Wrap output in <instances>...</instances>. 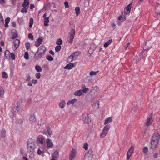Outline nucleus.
Returning a JSON list of instances; mask_svg holds the SVG:
<instances>
[{"instance_id": "b1692460", "label": "nucleus", "mask_w": 160, "mask_h": 160, "mask_svg": "<svg viewBox=\"0 0 160 160\" xmlns=\"http://www.w3.org/2000/svg\"><path fill=\"white\" fill-rule=\"evenodd\" d=\"M112 118L111 117H108L107 118L105 119L104 122V124L105 125H106L107 124L110 123L111 122H112Z\"/></svg>"}, {"instance_id": "393cba45", "label": "nucleus", "mask_w": 160, "mask_h": 160, "mask_svg": "<svg viewBox=\"0 0 160 160\" xmlns=\"http://www.w3.org/2000/svg\"><path fill=\"white\" fill-rule=\"evenodd\" d=\"M11 33L12 37L11 38L12 39H13L18 37L17 32L16 31H15L14 32H12Z\"/></svg>"}, {"instance_id": "6ab92c4d", "label": "nucleus", "mask_w": 160, "mask_h": 160, "mask_svg": "<svg viewBox=\"0 0 160 160\" xmlns=\"http://www.w3.org/2000/svg\"><path fill=\"white\" fill-rule=\"evenodd\" d=\"M74 94L75 96H80L83 95L84 94V93L83 92H82V90H79L76 91L75 92Z\"/></svg>"}, {"instance_id": "f3484780", "label": "nucleus", "mask_w": 160, "mask_h": 160, "mask_svg": "<svg viewBox=\"0 0 160 160\" xmlns=\"http://www.w3.org/2000/svg\"><path fill=\"white\" fill-rule=\"evenodd\" d=\"M132 3H131L128 5L127 7H126L124 10V12L126 13H129L130 12V10L131 8V5Z\"/></svg>"}, {"instance_id": "c85d7f7f", "label": "nucleus", "mask_w": 160, "mask_h": 160, "mask_svg": "<svg viewBox=\"0 0 160 160\" xmlns=\"http://www.w3.org/2000/svg\"><path fill=\"white\" fill-rule=\"evenodd\" d=\"M66 104V103L64 101L62 100L61 102H60L59 105V106L61 108H63Z\"/></svg>"}, {"instance_id": "052dcab7", "label": "nucleus", "mask_w": 160, "mask_h": 160, "mask_svg": "<svg viewBox=\"0 0 160 160\" xmlns=\"http://www.w3.org/2000/svg\"><path fill=\"white\" fill-rule=\"evenodd\" d=\"M3 22V19L2 16L0 13V22Z\"/></svg>"}, {"instance_id": "c756f323", "label": "nucleus", "mask_w": 160, "mask_h": 160, "mask_svg": "<svg viewBox=\"0 0 160 160\" xmlns=\"http://www.w3.org/2000/svg\"><path fill=\"white\" fill-rule=\"evenodd\" d=\"M1 136L4 138L6 137V131L4 129H2L1 132Z\"/></svg>"}, {"instance_id": "680f3d73", "label": "nucleus", "mask_w": 160, "mask_h": 160, "mask_svg": "<svg viewBox=\"0 0 160 160\" xmlns=\"http://www.w3.org/2000/svg\"><path fill=\"white\" fill-rule=\"evenodd\" d=\"M42 153V152L40 150V149H38L37 151V153L39 155L41 154Z\"/></svg>"}, {"instance_id": "4468645a", "label": "nucleus", "mask_w": 160, "mask_h": 160, "mask_svg": "<svg viewBox=\"0 0 160 160\" xmlns=\"http://www.w3.org/2000/svg\"><path fill=\"white\" fill-rule=\"evenodd\" d=\"M46 143L47 146L49 148H52L53 147V142L50 139L48 138L46 140Z\"/></svg>"}, {"instance_id": "7c9ffc66", "label": "nucleus", "mask_w": 160, "mask_h": 160, "mask_svg": "<svg viewBox=\"0 0 160 160\" xmlns=\"http://www.w3.org/2000/svg\"><path fill=\"white\" fill-rule=\"evenodd\" d=\"M145 47L146 49H149L151 47L150 42L149 41L146 42L145 44Z\"/></svg>"}, {"instance_id": "ea45409f", "label": "nucleus", "mask_w": 160, "mask_h": 160, "mask_svg": "<svg viewBox=\"0 0 160 160\" xmlns=\"http://www.w3.org/2000/svg\"><path fill=\"white\" fill-rule=\"evenodd\" d=\"M2 76L3 78H7L8 77V74L5 72H2Z\"/></svg>"}, {"instance_id": "a211bd4d", "label": "nucleus", "mask_w": 160, "mask_h": 160, "mask_svg": "<svg viewBox=\"0 0 160 160\" xmlns=\"http://www.w3.org/2000/svg\"><path fill=\"white\" fill-rule=\"evenodd\" d=\"M92 108L94 109H97L99 108V102L97 100L94 102L92 105Z\"/></svg>"}, {"instance_id": "69168bd1", "label": "nucleus", "mask_w": 160, "mask_h": 160, "mask_svg": "<svg viewBox=\"0 0 160 160\" xmlns=\"http://www.w3.org/2000/svg\"><path fill=\"white\" fill-rule=\"evenodd\" d=\"M32 83H33L34 84H36L37 82V80H32Z\"/></svg>"}, {"instance_id": "412c9836", "label": "nucleus", "mask_w": 160, "mask_h": 160, "mask_svg": "<svg viewBox=\"0 0 160 160\" xmlns=\"http://www.w3.org/2000/svg\"><path fill=\"white\" fill-rule=\"evenodd\" d=\"M81 90H82V92H83V93H87L89 90V89L88 88H86V87L85 85L82 84L81 85Z\"/></svg>"}, {"instance_id": "5fc2aeb1", "label": "nucleus", "mask_w": 160, "mask_h": 160, "mask_svg": "<svg viewBox=\"0 0 160 160\" xmlns=\"http://www.w3.org/2000/svg\"><path fill=\"white\" fill-rule=\"evenodd\" d=\"M10 19L9 18H7L5 19V22L6 23H8L10 22Z\"/></svg>"}, {"instance_id": "6e6d98bb", "label": "nucleus", "mask_w": 160, "mask_h": 160, "mask_svg": "<svg viewBox=\"0 0 160 160\" xmlns=\"http://www.w3.org/2000/svg\"><path fill=\"white\" fill-rule=\"evenodd\" d=\"M11 57L12 58L13 60L15 59V56L14 54L13 53H11Z\"/></svg>"}, {"instance_id": "4d7b16f0", "label": "nucleus", "mask_w": 160, "mask_h": 160, "mask_svg": "<svg viewBox=\"0 0 160 160\" xmlns=\"http://www.w3.org/2000/svg\"><path fill=\"white\" fill-rule=\"evenodd\" d=\"M64 4L65 7L66 8H68L69 7L68 4V2L67 1H65L64 2Z\"/></svg>"}, {"instance_id": "a18cd8bd", "label": "nucleus", "mask_w": 160, "mask_h": 160, "mask_svg": "<svg viewBox=\"0 0 160 160\" xmlns=\"http://www.w3.org/2000/svg\"><path fill=\"white\" fill-rule=\"evenodd\" d=\"M18 22L19 24H21L23 22V19L22 18H18Z\"/></svg>"}, {"instance_id": "4be33fe9", "label": "nucleus", "mask_w": 160, "mask_h": 160, "mask_svg": "<svg viewBox=\"0 0 160 160\" xmlns=\"http://www.w3.org/2000/svg\"><path fill=\"white\" fill-rule=\"evenodd\" d=\"M43 39L42 38H39L35 43V45L37 47H38L42 42Z\"/></svg>"}, {"instance_id": "ddd939ff", "label": "nucleus", "mask_w": 160, "mask_h": 160, "mask_svg": "<svg viewBox=\"0 0 160 160\" xmlns=\"http://www.w3.org/2000/svg\"><path fill=\"white\" fill-rule=\"evenodd\" d=\"M36 121L35 116L33 114L30 115L29 117V122L32 124H34Z\"/></svg>"}, {"instance_id": "3c124183", "label": "nucleus", "mask_w": 160, "mask_h": 160, "mask_svg": "<svg viewBox=\"0 0 160 160\" xmlns=\"http://www.w3.org/2000/svg\"><path fill=\"white\" fill-rule=\"evenodd\" d=\"M83 148L85 149V150H87L88 148V144L86 143H84L83 146Z\"/></svg>"}, {"instance_id": "6e6552de", "label": "nucleus", "mask_w": 160, "mask_h": 160, "mask_svg": "<svg viewBox=\"0 0 160 160\" xmlns=\"http://www.w3.org/2000/svg\"><path fill=\"white\" fill-rule=\"evenodd\" d=\"M133 149L134 148L131 146L128 150L127 152L126 160H128L129 159L130 157L133 152Z\"/></svg>"}, {"instance_id": "c9c22d12", "label": "nucleus", "mask_w": 160, "mask_h": 160, "mask_svg": "<svg viewBox=\"0 0 160 160\" xmlns=\"http://www.w3.org/2000/svg\"><path fill=\"white\" fill-rule=\"evenodd\" d=\"M112 42V40H109L107 42H106L104 45L105 48L107 47Z\"/></svg>"}, {"instance_id": "c03bdc74", "label": "nucleus", "mask_w": 160, "mask_h": 160, "mask_svg": "<svg viewBox=\"0 0 160 160\" xmlns=\"http://www.w3.org/2000/svg\"><path fill=\"white\" fill-rule=\"evenodd\" d=\"M61 46L60 45H58L55 48V51L56 52H59L61 49Z\"/></svg>"}, {"instance_id": "5701e85b", "label": "nucleus", "mask_w": 160, "mask_h": 160, "mask_svg": "<svg viewBox=\"0 0 160 160\" xmlns=\"http://www.w3.org/2000/svg\"><path fill=\"white\" fill-rule=\"evenodd\" d=\"M77 101V99H73L68 101L67 102V104L68 105H69L71 104L73 105Z\"/></svg>"}, {"instance_id": "9d476101", "label": "nucleus", "mask_w": 160, "mask_h": 160, "mask_svg": "<svg viewBox=\"0 0 160 160\" xmlns=\"http://www.w3.org/2000/svg\"><path fill=\"white\" fill-rule=\"evenodd\" d=\"M44 55L41 52L37 51L34 56V58L35 60H38L40 59Z\"/></svg>"}, {"instance_id": "338daca9", "label": "nucleus", "mask_w": 160, "mask_h": 160, "mask_svg": "<svg viewBox=\"0 0 160 160\" xmlns=\"http://www.w3.org/2000/svg\"><path fill=\"white\" fill-rule=\"evenodd\" d=\"M12 25L13 27H15L16 26V23L15 22H12Z\"/></svg>"}, {"instance_id": "473e14b6", "label": "nucleus", "mask_w": 160, "mask_h": 160, "mask_svg": "<svg viewBox=\"0 0 160 160\" xmlns=\"http://www.w3.org/2000/svg\"><path fill=\"white\" fill-rule=\"evenodd\" d=\"M36 70L38 72H41L42 71L41 67L38 65H36L35 67Z\"/></svg>"}, {"instance_id": "e433bc0d", "label": "nucleus", "mask_w": 160, "mask_h": 160, "mask_svg": "<svg viewBox=\"0 0 160 160\" xmlns=\"http://www.w3.org/2000/svg\"><path fill=\"white\" fill-rule=\"evenodd\" d=\"M46 58L48 60L50 61H52L53 60V58L50 55H47L46 56Z\"/></svg>"}, {"instance_id": "f704fd0d", "label": "nucleus", "mask_w": 160, "mask_h": 160, "mask_svg": "<svg viewBox=\"0 0 160 160\" xmlns=\"http://www.w3.org/2000/svg\"><path fill=\"white\" fill-rule=\"evenodd\" d=\"M44 25L45 26H48V25L49 22V17H47L44 19Z\"/></svg>"}, {"instance_id": "2eb2a0df", "label": "nucleus", "mask_w": 160, "mask_h": 160, "mask_svg": "<svg viewBox=\"0 0 160 160\" xmlns=\"http://www.w3.org/2000/svg\"><path fill=\"white\" fill-rule=\"evenodd\" d=\"M92 155L91 153H87L85 155L84 160H92Z\"/></svg>"}, {"instance_id": "4c0bfd02", "label": "nucleus", "mask_w": 160, "mask_h": 160, "mask_svg": "<svg viewBox=\"0 0 160 160\" xmlns=\"http://www.w3.org/2000/svg\"><path fill=\"white\" fill-rule=\"evenodd\" d=\"M21 10V12L23 13H26L27 12V8L25 7H23Z\"/></svg>"}, {"instance_id": "37998d69", "label": "nucleus", "mask_w": 160, "mask_h": 160, "mask_svg": "<svg viewBox=\"0 0 160 160\" xmlns=\"http://www.w3.org/2000/svg\"><path fill=\"white\" fill-rule=\"evenodd\" d=\"M148 151V148L147 147H144L143 149V152H144L145 154L147 153Z\"/></svg>"}, {"instance_id": "0e129e2a", "label": "nucleus", "mask_w": 160, "mask_h": 160, "mask_svg": "<svg viewBox=\"0 0 160 160\" xmlns=\"http://www.w3.org/2000/svg\"><path fill=\"white\" fill-rule=\"evenodd\" d=\"M130 43H128L126 45V46L125 47V49H126L128 47H130Z\"/></svg>"}, {"instance_id": "de8ad7c7", "label": "nucleus", "mask_w": 160, "mask_h": 160, "mask_svg": "<svg viewBox=\"0 0 160 160\" xmlns=\"http://www.w3.org/2000/svg\"><path fill=\"white\" fill-rule=\"evenodd\" d=\"M24 58L26 60H28L29 59L28 53L27 52H25Z\"/></svg>"}, {"instance_id": "cd10ccee", "label": "nucleus", "mask_w": 160, "mask_h": 160, "mask_svg": "<svg viewBox=\"0 0 160 160\" xmlns=\"http://www.w3.org/2000/svg\"><path fill=\"white\" fill-rule=\"evenodd\" d=\"M142 56L143 54L141 52L138 56H136L134 59H135L136 61H139L142 58Z\"/></svg>"}, {"instance_id": "39448f33", "label": "nucleus", "mask_w": 160, "mask_h": 160, "mask_svg": "<svg viewBox=\"0 0 160 160\" xmlns=\"http://www.w3.org/2000/svg\"><path fill=\"white\" fill-rule=\"evenodd\" d=\"M75 34V32L74 30L72 29L71 30L68 36V42L69 43H72Z\"/></svg>"}, {"instance_id": "bf43d9fd", "label": "nucleus", "mask_w": 160, "mask_h": 160, "mask_svg": "<svg viewBox=\"0 0 160 160\" xmlns=\"http://www.w3.org/2000/svg\"><path fill=\"white\" fill-rule=\"evenodd\" d=\"M26 48L27 49H28L29 48L30 44L28 43H27L25 44Z\"/></svg>"}, {"instance_id": "f257e3e1", "label": "nucleus", "mask_w": 160, "mask_h": 160, "mask_svg": "<svg viewBox=\"0 0 160 160\" xmlns=\"http://www.w3.org/2000/svg\"><path fill=\"white\" fill-rule=\"evenodd\" d=\"M27 152L29 154L30 158H33L34 156V152L36 148L34 141L31 138L29 139L27 142Z\"/></svg>"}, {"instance_id": "20e7f679", "label": "nucleus", "mask_w": 160, "mask_h": 160, "mask_svg": "<svg viewBox=\"0 0 160 160\" xmlns=\"http://www.w3.org/2000/svg\"><path fill=\"white\" fill-rule=\"evenodd\" d=\"M110 127L111 125L109 124L106 125L104 127V128L100 134V137L101 138H103L106 136Z\"/></svg>"}, {"instance_id": "0eeeda50", "label": "nucleus", "mask_w": 160, "mask_h": 160, "mask_svg": "<svg viewBox=\"0 0 160 160\" xmlns=\"http://www.w3.org/2000/svg\"><path fill=\"white\" fill-rule=\"evenodd\" d=\"M82 119L85 123H89L91 121L89 115L87 113H85L82 115Z\"/></svg>"}, {"instance_id": "f03ea898", "label": "nucleus", "mask_w": 160, "mask_h": 160, "mask_svg": "<svg viewBox=\"0 0 160 160\" xmlns=\"http://www.w3.org/2000/svg\"><path fill=\"white\" fill-rule=\"evenodd\" d=\"M99 89L97 86L92 87L86 98L89 101H92L97 96L99 93Z\"/></svg>"}, {"instance_id": "72a5a7b5", "label": "nucleus", "mask_w": 160, "mask_h": 160, "mask_svg": "<svg viewBox=\"0 0 160 160\" xmlns=\"http://www.w3.org/2000/svg\"><path fill=\"white\" fill-rule=\"evenodd\" d=\"M76 14L77 16H78L80 13V8L79 7H77L75 8Z\"/></svg>"}, {"instance_id": "e2e57ef3", "label": "nucleus", "mask_w": 160, "mask_h": 160, "mask_svg": "<svg viewBox=\"0 0 160 160\" xmlns=\"http://www.w3.org/2000/svg\"><path fill=\"white\" fill-rule=\"evenodd\" d=\"M35 7L34 5L33 4H31L30 5V9H32L34 8Z\"/></svg>"}, {"instance_id": "a878e982", "label": "nucleus", "mask_w": 160, "mask_h": 160, "mask_svg": "<svg viewBox=\"0 0 160 160\" xmlns=\"http://www.w3.org/2000/svg\"><path fill=\"white\" fill-rule=\"evenodd\" d=\"M29 4V0H24L23 3L22 4V6L23 7H25L28 8Z\"/></svg>"}, {"instance_id": "79ce46f5", "label": "nucleus", "mask_w": 160, "mask_h": 160, "mask_svg": "<svg viewBox=\"0 0 160 160\" xmlns=\"http://www.w3.org/2000/svg\"><path fill=\"white\" fill-rule=\"evenodd\" d=\"M37 140L41 144H42L43 143V140L42 138L41 137H40L38 138Z\"/></svg>"}, {"instance_id": "bb28decb", "label": "nucleus", "mask_w": 160, "mask_h": 160, "mask_svg": "<svg viewBox=\"0 0 160 160\" xmlns=\"http://www.w3.org/2000/svg\"><path fill=\"white\" fill-rule=\"evenodd\" d=\"M73 67H74L73 64L72 63H69L64 68L65 69H71Z\"/></svg>"}, {"instance_id": "aec40b11", "label": "nucleus", "mask_w": 160, "mask_h": 160, "mask_svg": "<svg viewBox=\"0 0 160 160\" xmlns=\"http://www.w3.org/2000/svg\"><path fill=\"white\" fill-rule=\"evenodd\" d=\"M58 156V152L57 151L54 152L52 155V160H57Z\"/></svg>"}, {"instance_id": "09e8293b", "label": "nucleus", "mask_w": 160, "mask_h": 160, "mask_svg": "<svg viewBox=\"0 0 160 160\" xmlns=\"http://www.w3.org/2000/svg\"><path fill=\"white\" fill-rule=\"evenodd\" d=\"M98 71L96 72L91 71L90 73V75H96L97 72H98Z\"/></svg>"}, {"instance_id": "423d86ee", "label": "nucleus", "mask_w": 160, "mask_h": 160, "mask_svg": "<svg viewBox=\"0 0 160 160\" xmlns=\"http://www.w3.org/2000/svg\"><path fill=\"white\" fill-rule=\"evenodd\" d=\"M80 52L78 51L74 52L68 57V60L71 59V60L69 61L71 62L74 60V59H76L78 55L80 54Z\"/></svg>"}, {"instance_id": "7ed1b4c3", "label": "nucleus", "mask_w": 160, "mask_h": 160, "mask_svg": "<svg viewBox=\"0 0 160 160\" xmlns=\"http://www.w3.org/2000/svg\"><path fill=\"white\" fill-rule=\"evenodd\" d=\"M160 138V135L158 133H154L152 136L150 142V148L154 149L157 146Z\"/></svg>"}, {"instance_id": "58836bf2", "label": "nucleus", "mask_w": 160, "mask_h": 160, "mask_svg": "<svg viewBox=\"0 0 160 160\" xmlns=\"http://www.w3.org/2000/svg\"><path fill=\"white\" fill-rule=\"evenodd\" d=\"M33 23V20L32 18H31L29 20V27L32 28Z\"/></svg>"}, {"instance_id": "2f4dec72", "label": "nucleus", "mask_w": 160, "mask_h": 160, "mask_svg": "<svg viewBox=\"0 0 160 160\" xmlns=\"http://www.w3.org/2000/svg\"><path fill=\"white\" fill-rule=\"evenodd\" d=\"M85 80L86 81L85 82L88 83H91L92 82V78L91 77L88 76L85 78Z\"/></svg>"}, {"instance_id": "9b49d317", "label": "nucleus", "mask_w": 160, "mask_h": 160, "mask_svg": "<svg viewBox=\"0 0 160 160\" xmlns=\"http://www.w3.org/2000/svg\"><path fill=\"white\" fill-rule=\"evenodd\" d=\"M20 43V41L18 39H17L14 40L13 42V46H14L13 49L14 50H16V49L18 47Z\"/></svg>"}, {"instance_id": "13d9d810", "label": "nucleus", "mask_w": 160, "mask_h": 160, "mask_svg": "<svg viewBox=\"0 0 160 160\" xmlns=\"http://www.w3.org/2000/svg\"><path fill=\"white\" fill-rule=\"evenodd\" d=\"M48 132L49 135H51L52 133L51 130L48 128Z\"/></svg>"}, {"instance_id": "1a4fd4ad", "label": "nucleus", "mask_w": 160, "mask_h": 160, "mask_svg": "<svg viewBox=\"0 0 160 160\" xmlns=\"http://www.w3.org/2000/svg\"><path fill=\"white\" fill-rule=\"evenodd\" d=\"M152 114L151 113L149 117L147 118V121L145 122L146 125L148 126L152 124L153 120L152 119Z\"/></svg>"}, {"instance_id": "864d4df0", "label": "nucleus", "mask_w": 160, "mask_h": 160, "mask_svg": "<svg viewBox=\"0 0 160 160\" xmlns=\"http://www.w3.org/2000/svg\"><path fill=\"white\" fill-rule=\"evenodd\" d=\"M10 53V52L8 50H7L5 52V58L6 59H8V57L6 56V54Z\"/></svg>"}, {"instance_id": "a19ab883", "label": "nucleus", "mask_w": 160, "mask_h": 160, "mask_svg": "<svg viewBox=\"0 0 160 160\" xmlns=\"http://www.w3.org/2000/svg\"><path fill=\"white\" fill-rule=\"evenodd\" d=\"M62 42L61 39H58L56 41V44L60 45L62 44Z\"/></svg>"}, {"instance_id": "603ef678", "label": "nucleus", "mask_w": 160, "mask_h": 160, "mask_svg": "<svg viewBox=\"0 0 160 160\" xmlns=\"http://www.w3.org/2000/svg\"><path fill=\"white\" fill-rule=\"evenodd\" d=\"M4 91L3 89H1L0 91V96L2 97H3L4 94Z\"/></svg>"}, {"instance_id": "8fccbe9b", "label": "nucleus", "mask_w": 160, "mask_h": 160, "mask_svg": "<svg viewBox=\"0 0 160 160\" xmlns=\"http://www.w3.org/2000/svg\"><path fill=\"white\" fill-rule=\"evenodd\" d=\"M35 76L38 79H39L40 78L41 74L39 72H37L35 74Z\"/></svg>"}, {"instance_id": "f8f14e48", "label": "nucleus", "mask_w": 160, "mask_h": 160, "mask_svg": "<svg viewBox=\"0 0 160 160\" xmlns=\"http://www.w3.org/2000/svg\"><path fill=\"white\" fill-rule=\"evenodd\" d=\"M76 151L75 149H72L70 154L69 159L70 160H73L75 157Z\"/></svg>"}, {"instance_id": "774afa93", "label": "nucleus", "mask_w": 160, "mask_h": 160, "mask_svg": "<svg viewBox=\"0 0 160 160\" xmlns=\"http://www.w3.org/2000/svg\"><path fill=\"white\" fill-rule=\"evenodd\" d=\"M49 53L52 55H54V52L52 50H50L49 51Z\"/></svg>"}, {"instance_id": "dca6fc26", "label": "nucleus", "mask_w": 160, "mask_h": 160, "mask_svg": "<svg viewBox=\"0 0 160 160\" xmlns=\"http://www.w3.org/2000/svg\"><path fill=\"white\" fill-rule=\"evenodd\" d=\"M46 50V48L45 46L42 45L39 47V48H38L37 51L40 52H41L43 55H44L45 54Z\"/></svg>"}, {"instance_id": "49530a36", "label": "nucleus", "mask_w": 160, "mask_h": 160, "mask_svg": "<svg viewBox=\"0 0 160 160\" xmlns=\"http://www.w3.org/2000/svg\"><path fill=\"white\" fill-rule=\"evenodd\" d=\"M28 37L29 39H31L32 40H33L34 38L33 36L31 33H29L28 34Z\"/></svg>"}]
</instances>
